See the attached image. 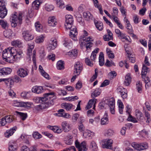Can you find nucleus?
Instances as JSON below:
<instances>
[{
    "label": "nucleus",
    "instance_id": "79ce46f5",
    "mask_svg": "<svg viewBox=\"0 0 151 151\" xmlns=\"http://www.w3.org/2000/svg\"><path fill=\"white\" fill-rule=\"evenodd\" d=\"M114 134V130L112 129H109L106 131L104 135L107 137H110L113 135Z\"/></svg>",
    "mask_w": 151,
    "mask_h": 151
},
{
    "label": "nucleus",
    "instance_id": "a878e982",
    "mask_svg": "<svg viewBox=\"0 0 151 151\" xmlns=\"http://www.w3.org/2000/svg\"><path fill=\"white\" fill-rule=\"evenodd\" d=\"M32 91L33 92L39 93L43 91V89L42 86H35L32 88Z\"/></svg>",
    "mask_w": 151,
    "mask_h": 151
},
{
    "label": "nucleus",
    "instance_id": "4d7b16f0",
    "mask_svg": "<svg viewBox=\"0 0 151 151\" xmlns=\"http://www.w3.org/2000/svg\"><path fill=\"white\" fill-rule=\"evenodd\" d=\"M7 123L5 117H4L0 120V126L5 125Z\"/></svg>",
    "mask_w": 151,
    "mask_h": 151
},
{
    "label": "nucleus",
    "instance_id": "4c0bfd02",
    "mask_svg": "<svg viewBox=\"0 0 151 151\" xmlns=\"http://www.w3.org/2000/svg\"><path fill=\"white\" fill-rule=\"evenodd\" d=\"M45 38L43 35H41L37 37L36 39L35 42L37 43H40L43 42Z\"/></svg>",
    "mask_w": 151,
    "mask_h": 151
},
{
    "label": "nucleus",
    "instance_id": "338daca9",
    "mask_svg": "<svg viewBox=\"0 0 151 151\" xmlns=\"http://www.w3.org/2000/svg\"><path fill=\"white\" fill-rule=\"evenodd\" d=\"M91 131L89 130H86L83 133V136L85 137H89L91 136Z\"/></svg>",
    "mask_w": 151,
    "mask_h": 151
},
{
    "label": "nucleus",
    "instance_id": "09e8293b",
    "mask_svg": "<svg viewBox=\"0 0 151 151\" xmlns=\"http://www.w3.org/2000/svg\"><path fill=\"white\" fill-rule=\"evenodd\" d=\"M137 88L138 92L141 93L142 92V83L139 81H138L136 83Z\"/></svg>",
    "mask_w": 151,
    "mask_h": 151
},
{
    "label": "nucleus",
    "instance_id": "7c9ffc66",
    "mask_svg": "<svg viewBox=\"0 0 151 151\" xmlns=\"http://www.w3.org/2000/svg\"><path fill=\"white\" fill-rule=\"evenodd\" d=\"M2 75H7L10 74L12 70L9 68H4L2 69Z\"/></svg>",
    "mask_w": 151,
    "mask_h": 151
},
{
    "label": "nucleus",
    "instance_id": "8fccbe9b",
    "mask_svg": "<svg viewBox=\"0 0 151 151\" xmlns=\"http://www.w3.org/2000/svg\"><path fill=\"white\" fill-rule=\"evenodd\" d=\"M28 47L27 51V54L29 55V57L31 55L32 50L34 48V46L33 45H29L28 44Z\"/></svg>",
    "mask_w": 151,
    "mask_h": 151
},
{
    "label": "nucleus",
    "instance_id": "1a4fd4ad",
    "mask_svg": "<svg viewBox=\"0 0 151 151\" xmlns=\"http://www.w3.org/2000/svg\"><path fill=\"white\" fill-rule=\"evenodd\" d=\"M102 147L104 148L109 149L112 146L113 140L111 139H106L102 141Z\"/></svg>",
    "mask_w": 151,
    "mask_h": 151
},
{
    "label": "nucleus",
    "instance_id": "49530a36",
    "mask_svg": "<svg viewBox=\"0 0 151 151\" xmlns=\"http://www.w3.org/2000/svg\"><path fill=\"white\" fill-rule=\"evenodd\" d=\"M100 90L99 88H96L91 94V97L92 98L96 97L100 95Z\"/></svg>",
    "mask_w": 151,
    "mask_h": 151
},
{
    "label": "nucleus",
    "instance_id": "423d86ee",
    "mask_svg": "<svg viewBox=\"0 0 151 151\" xmlns=\"http://www.w3.org/2000/svg\"><path fill=\"white\" fill-rule=\"evenodd\" d=\"M12 50H14V52H12L14 56V61L17 60L22 57L23 52L22 50L20 49H16L14 47H12Z\"/></svg>",
    "mask_w": 151,
    "mask_h": 151
},
{
    "label": "nucleus",
    "instance_id": "39448f33",
    "mask_svg": "<svg viewBox=\"0 0 151 151\" xmlns=\"http://www.w3.org/2000/svg\"><path fill=\"white\" fill-rule=\"evenodd\" d=\"M132 146L134 148L138 151L145 150L148 147L147 143L146 142L140 143L133 142L132 144Z\"/></svg>",
    "mask_w": 151,
    "mask_h": 151
},
{
    "label": "nucleus",
    "instance_id": "13d9d810",
    "mask_svg": "<svg viewBox=\"0 0 151 151\" xmlns=\"http://www.w3.org/2000/svg\"><path fill=\"white\" fill-rule=\"evenodd\" d=\"M96 99H91L88 102V104L90 105L91 106H92V105H93V109H94L95 107V104L96 103Z\"/></svg>",
    "mask_w": 151,
    "mask_h": 151
},
{
    "label": "nucleus",
    "instance_id": "412c9836",
    "mask_svg": "<svg viewBox=\"0 0 151 151\" xmlns=\"http://www.w3.org/2000/svg\"><path fill=\"white\" fill-rule=\"evenodd\" d=\"M4 36L7 38H12L14 36L12 31L10 29H9L4 32Z\"/></svg>",
    "mask_w": 151,
    "mask_h": 151
},
{
    "label": "nucleus",
    "instance_id": "0eeeda50",
    "mask_svg": "<svg viewBox=\"0 0 151 151\" xmlns=\"http://www.w3.org/2000/svg\"><path fill=\"white\" fill-rule=\"evenodd\" d=\"M106 103L109 106L110 111L112 114H115V100L113 98L108 99L106 101Z\"/></svg>",
    "mask_w": 151,
    "mask_h": 151
},
{
    "label": "nucleus",
    "instance_id": "774afa93",
    "mask_svg": "<svg viewBox=\"0 0 151 151\" xmlns=\"http://www.w3.org/2000/svg\"><path fill=\"white\" fill-rule=\"evenodd\" d=\"M109 81L107 80H105L104 81L103 83L101 84L100 87H103L107 86L109 84Z\"/></svg>",
    "mask_w": 151,
    "mask_h": 151
},
{
    "label": "nucleus",
    "instance_id": "0e129e2a",
    "mask_svg": "<svg viewBox=\"0 0 151 151\" xmlns=\"http://www.w3.org/2000/svg\"><path fill=\"white\" fill-rule=\"evenodd\" d=\"M85 63L88 65L90 66H92L93 65V63L92 61L90 60V59L87 58H86Z\"/></svg>",
    "mask_w": 151,
    "mask_h": 151
},
{
    "label": "nucleus",
    "instance_id": "e433bc0d",
    "mask_svg": "<svg viewBox=\"0 0 151 151\" xmlns=\"http://www.w3.org/2000/svg\"><path fill=\"white\" fill-rule=\"evenodd\" d=\"M149 71V68L145 65H143L141 73L142 76H146L147 73Z\"/></svg>",
    "mask_w": 151,
    "mask_h": 151
},
{
    "label": "nucleus",
    "instance_id": "6e6552de",
    "mask_svg": "<svg viewBox=\"0 0 151 151\" xmlns=\"http://www.w3.org/2000/svg\"><path fill=\"white\" fill-rule=\"evenodd\" d=\"M76 146L77 148L78 149V151H86L88 149L86 146V142L84 141L82 142L81 144L77 140L75 142Z\"/></svg>",
    "mask_w": 151,
    "mask_h": 151
},
{
    "label": "nucleus",
    "instance_id": "603ef678",
    "mask_svg": "<svg viewBox=\"0 0 151 151\" xmlns=\"http://www.w3.org/2000/svg\"><path fill=\"white\" fill-rule=\"evenodd\" d=\"M106 51L109 58H114V55L112 52L109 48L106 49Z\"/></svg>",
    "mask_w": 151,
    "mask_h": 151
},
{
    "label": "nucleus",
    "instance_id": "2eb2a0df",
    "mask_svg": "<svg viewBox=\"0 0 151 151\" xmlns=\"http://www.w3.org/2000/svg\"><path fill=\"white\" fill-rule=\"evenodd\" d=\"M16 104V105H15V106L18 107H22L28 108L31 107L32 103L28 102H19L17 103Z\"/></svg>",
    "mask_w": 151,
    "mask_h": 151
},
{
    "label": "nucleus",
    "instance_id": "7ed1b4c3",
    "mask_svg": "<svg viewBox=\"0 0 151 151\" xmlns=\"http://www.w3.org/2000/svg\"><path fill=\"white\" fill-rule=\"evenodd\" d=\"M17 13L15 12L12 14L10 18V21L11 22V25L13 27H16L18 24V25H20L22 23V14L19 13L18 16L16 14Z\"/></svg>",
    "mask_w": 151,
    "mask_h": 151
},
{
    "label": "nucleus",
    "instance_id": "f03ea898",
    "mask_svg": "<svg viewBox=\"0 0 151 151\" xmlns=\"http://www.w3.org/2000/svg\"><path fill=\"white\" fill-rule=\"evenodd\" d=\"M14 50H12V47L5 49L3 52V60L7 62L13 63L14 61V56L12 52H14Z\"/></svg>",
    "mask_w": 151,
    "mask_h": 151
},
{
    "label": "nucleus",
    "instance_id": "6ab92c4d",
    "mask_svg": "<svg viewBox=\"0 0 151 151\" xmlns=\"http://www.w3.org/2000/svg\"><path fill=\"white\" fill-rule=\"evenodd\" d=\"M56 42V40H51L47 47L48 50H50L54 49L57 46Z\"/></svg>",
    "mask_w": 151,
    "mask_h": 151
},
{
    "label": "nucleus",
    "instance_id": "c9c22d12",
    "mask_svg": "<svg viewBox=\"0 0 151 151\" xmlns=\"http://www.w3.org/2000/svg\"><path fill=\"white\" fill-rule=\"evenodd\" d=\"M64 110L63 109H62L59 110L58 111V114H59L58 116L67 118V115H68V116L69 115L66 113L64 112Z\"/></svg>",
    "mask_w": 151,
    "mask_h": 151
},
{
    "label": "nucleus",
    "instance_id": "473e14b6",
    "mask_svg": "<svg viewBox=\"0 0 151 151\" xmlns=\"http://www.w3.org/2000/svg\"><path fill=\"white\" fill-rule=\"evenodd\" d=\"M99 64L100 66H102L104 63V55L102 52L100 53L99 57Z\"/></svg>",
    "mask_w": 151,
    "mask_h": 151
},
{
    "label": "nucleus",
    "instance_id": "a211bd4d",
    "mask_svg": "<svg viewBox=\"0 0 151 151\" xmlns=\"http://www.w3.org/2000/svg\"><path fill=\"white\" fill-rule=\"evenodd\" d=\"M48 23L50 26L54 27L57 24L56 19L54 16L50 17L48 18Z\"/></svg>",
    "mask_w": 151,
    "mask_h": 151
},
{
    "label": "nucleus",
    "instance_id": "72a5a7b5",
    "mask_svg": "<svg viewBox=\"0 0 151 151\" xmlns=\"http://www.w3.org/2000/svg\"><path fill=\"white\" fill-rule=\"evenodd\" d=\"M12 45L15 47H20L22 46V43L21 41L17 40L12 42Z\"/></svg>",
    "mask_w": 151,
    "mask_h": 151
},
{
    "label": "nucleus",
    "instance_id": "393cba45",
    "mask_svg": "<svg viewBox=\"0 0 151 151\" xmlns=\"http://www.w3.org/2000/svg\"><path fill=\"white\" fill-rule=\"evenodd\" d=\"M131 82V74L128 73L126 75L124 81V84L126 86H129Z\"/></svg>",
    "mask_w": 151,
    "mask_h": 151
},
{
    "label": "nucleus",
    "instance_id": "864d4df0",
    "mask_svg": "<svg viewBox=\"0 0 151 151\" xmlns=\"http://www.w3.org/2000/svg\"><path fill=\"white\" fill-rule=\"evenodd\" d=\"M4 117L6 120L7 123H9L11 122L14 119L12 116L10 115L5 116Z\"/></svg>",
    "mask_w": 151,
    "mask_h": 151
},
{
    "label": "nucleus",
    "instance_id": "20e7f679",
    "mask_svg": "<svg viewBox=\"0 0 151 151\" xmlns=\"http://www.w3.org/2000/svg\"><path fill=\"white\" fill-rule=\"evenodd\" d=\"M6 0H0V17L4 18L7 14V10L6 7Z\"/></svg>",
    "mask_w": 151,
    "mask_h": 151
},
{
    "label": "nucleus",
    "instance_id": "e2e57ef3",
    "mask_svg": "<svg viewBox=\"0 0 151 151\" xmlns=\"http://www.w3.org/2000/svg\"><path fill=\"white\" fill-rule=\"evenodd\" d=\"M111 19H113L114 21L117 24H118V23H119V20L118 18L116 16L113 15L112 14V17L111 18Z\"/></svg>",
    "mask_w": 151,
    "mask_h": 151
},
{
    "label": "nucleus",
    "instance_id": "a19ab883",
    "mask_svg": "<svg viewBox=\"0 0 151 151\" xmlns=\"http://www.w3.org/2000/svg\"><path fill=\"white\" fill-rule=\"evenodd\" d=\"M57 67L58 69L62 70L64 68V63L63 61L62 60H60L58 62Z\"/></svg>",
    "mask_w": 151,
    "mask_h": 151
},
{
    "label": "nucleus",
    "instance_id": "4be33fe9",
    "mask_svg": "<svg viewBox=\"0 0 151 151\" xmlns=\"http://www.w3.org/2000/svg\"><path fill=\"white\" fill-rule=\"evenodd\" d=\"M107 116V114L106 113H105L103 117L101 119V124L102 125H105L108 123L109 119Z\"/></svg>",
    "mask_w": 151,
    "mask_h": 151
},
{
    "label": "nucleus",
    "instance_id": "69168bd1",
    "mask_svg": "<svg viewBox=\"0 0 151 151\" xmlns=\"http://www.w3.org/2000/svg\"><path fill=\"white\" fill-rule=\"evenodd\" d=\"M142 77L143 79V81L146 84H148V83L150 82L149 78L148 77H146V76H142Z\"/></svg>",
    "mask_w": 151,
    "mask_h": 151
},
{
    "label": "nucleus",
    "instance_id": "680f3d73",
    "mask_svg": "<svg viewBox=\"0 0 151 151\" xmlns=\"http://www.w3.org/2000/svg\"><path fill=\"white\" fill-rule=\"evenodd\" d=\"M27 136L22 134L20 136V138L23 141H25L27 144H29V142L27 139Z\"/></svg>",
    "mask_w": 151,
    "mask_h": 151
},
{
    "label": "nucleus",
    "instance_id": "a18cd8bd",
    "mask_svg": "<svg viewBox=\"0 0 151 151\" xmlns=\"http://www.w3.org/2000/svg\"><path fill=\"white\" fill-rule=\"evenodd\" d=\"M0 25L3 28L5 29L7 28L9 25V24L6 21L2 19L0 20Z\"/></svg>",
    "mask_w": 151,
    "mask_h": 151
},
{
    "label": "nucleus",
    "instance_id": "c03bdc74",
    "mask_svg": "<svg viewBox=\"0 0 151 151\" xmlns=\"http://www.w3.org/2000/svg\"><path fill=\"white\" fill-rule=\"evenodd\" d=\"M16 112L17 115L20 117V118L23 120H24L27 117V114L26 113H24L17 111H16Z\"/></svg>",
    "mask_w": 151,
    "mask_h": 151
},
{
    "label": "nucleus",
    "instance_id": "c85d7f7f",
    "mask_svg": "<svg viewBox=\"0 0 151 151\" xmlns=\"http://www.w3.org/2000/svg\"><path fill=\"white\" fill-rule=\"evenodd\" d=\"M2 80H3V81H4L5 83L7 86H8L9 85L10 87H11V86L14 84L12 78L2 79Z\"/></svg>",
    "mask_w": 151,
    "mask_h": 151
},
{
    "label": "nucleus",
    "instance_id": "9b49d317",
    "mask_svg": "<svg viewBox=\"0 0 151 151\" xmlns=\"http://www.w3.org/2000/svg\"><path fill=\"white\" fill-rule=\"evenodd\" d=\"M22 34L23 38L26 41L32 40L34 38V36L28 31H24Z\"/></svg>",
    "mask_w": 151,
    "mask_h": 151
},
{
    "label": "nucleus",
    "instance_id": "ea45409f",
    "mask_svg": "<svg viewBox=\"0 0 151 151\" xmlns=\"http://www.w3.org/2000/svg\"><path fill=\"white\" fill-rule=\"evenodd\" d=\"M96 27L99 31L102 30L103 28V23L99 21H97L96 22H95Z\"/></svg>",
    "mask_w": 151,
    "mask_h": 151
},
{
    "label": "nucleus",
    "instance_id": "aec40b11",
    "mask_svg": "<svg viewBox=\"0 0 151 151\" xmlns=\"http://www.w3.org/2000/svg\"><path fill=\"white\" fill-rule=\"evenodd\" d=\"M93 41V40L90 37L85 38V39H83V40H80V45L81 47H83V46L86 45V43L87 42L92 41Z\"/></svg>",
    "mask_w": 151,
    "mask_h": 151
},
{
    "label": "nucleus",
    "instance_id": "37998d69",
    "mask_svg": "<svg viewBox=\"0 0 151 151\" xmlns=\"http://www.w3.org/2000/svg\"><path fill=\"white\" fill-rule=\"evenodd\" d=\"M40 4L39 0H36L32 4V7L36 10L38 9Z\"/></svg>",
    "mask_w": 151,
    "mask_h": 151
},
{
    "label": "nucleus",
    "instance_id": "6e6d98bb",
    "mask_svg": "<svg viewBox=\"0 0 151 151\" xmlns=\"http://www.w3.org/2000/svg\"><path fill=\"white\" fill-rule=\"evenodd\" d=\"M12 80L13 81V83L14 82L16 83L20 82L21 81L20 78L17 76H14L13 77H12Z\"/></svg>",
    "mask_w": 151,
    "mask_h": 151
},
{
    "label": "nucleus",
    "instance_id": "3c124183",
    "mask_svg": "<svg viewBox=\"0 0 151 151\" xmlns=\"http://www.w3.org/2000/svg\"><path fill=\"white\" fill-rule=\"evenodd\" d=\"M54 6L51 4H46L45 5V10L48 12L54 9Z\"/></svg>",
    "mask_w": 151,
    "mask_h": 151
},
{
    "label": "nucleus",
    "instance_id": "052dcab7",
    "mask_svg": "<svg viewBox=\"0 0 151 151\" xmlns=\"http://www.w3.org/2000/svg\"><path fill=\"white\" fill-rule=\"evenodd\" d=\"M35 25L37 31L40 32L42 30V27L40 24L35 23Z\"/></svg>",
    "mask_w": 151,
    "mask_h": 151
},
{
    "label": "nucleus",
    "instance_id": "2f4dec72",
    "mask_svg": "<svg viewBox=\"0 0 151 151\" xmlns=\"http://www.w3.org/2000/svg\"><path fill=\"white\" fill-rule=\"evenodd\" d=\"M39 69L43 76L47 79H50L49 75L44 71L41 65H40L39 66Z\"/></svg>",
    "mask_w": 151,
    "mask_h": 151
},
{
    "label": "nucleus",
    "instance_id": "dca6fc26",
    "mask_svg": "<svg viewBox=\"0 0 151 151\" xmlns=\"http://www.w3.org/2000/svg\"><path fill=\"white\" fill-rule=\"evenodd\" d=\"M77 35V32L75 28H73L70 29L69 36L74 41H76L77 39L76 35Z\"/></svg>",
    "mask_w": 151,
    "mask_h": 151
},
{
    "label": "nucleus",
    "instance_id": "b1692460",
    "mask_svg": "<svg viewBox=\"0 0 151 151\" xmlns=\"http://www.w3.org/2000/svg\"><path fill=\"white\" fill-rule=\"evenodd\" d=\"M72 138L73 137L71 134H69L67 135L65 139V144L68 145H71L72 143Z\"/></svg>",
    "mask_w": 151,
    "mask_h": 151
},
{
    "label": "nucleus",
    "instance_id": "4468645a",
    "mask_svg": "<svg viewBox=\"0 0 151 151\" xmlns=\"http://www.w3.org/2000/svg\"><path fill=\"white\" fill-rule=\"evenodd\" d=\"M61 125L63 131L65 132H68L71 129L70 125L67 122H63L62 123Z\"/></svg>",
    "mask_w": 151,
    "mask_h": 151
},
{
    "label": "nucleus",
    "instance_id": "f257e3e1",
    "mask_svg": "<svg viewBox=\"0 0 151 151\" xmlns=\"http://www.w3.org/2000/svg\"><path fill=\"white\" fill-rule=\"evenodd\" d=\"M54 92H50L44 94L42 97H37L36 102L41 104L35 107L36 109L37 110L44 109L53 105V100L56 98L54 96Z\"/></svg>",
    "mask_w": 151,
    "mask_h": 151
},
{
    "label": "nucleus",
    "instance_id": "5fc2aeb1",
    "mask_svg": "<svg viewBox=\"0 0 151 151\" xmlns=\"http://www.w3.org/2000/svg\"><path fill=\"white\" fill-rule=\"evenodd\" d=\"M32 136L35 139H40L42 137L41 135L37 132H34L32 134Z\"/></svg>",
    "mask_w": 151,
    "mask_h": 151
},
{
    "label": "nucleus",
    "instance_id": "cd10ccee",
    "mask_svg": "<svg viewBox=\"0 0 151 151\" xmlns=\"http://www.w3.org/2000/svg\"><path fill=\"white\" fill-rule=\"evenodd\" d=\"M77 50H74L68 52L67 55L69 56L71 58L75 59L77 55Z\"/></svg>",
    "mask_w": 151,
    "mask_h": 151
},
{
    "label": "nucleus",
    "instance_id": "f704fd0d",
    "mask_svg": "<svg viewBox=\"0 0 151 151\" xmlns=\"http://www.w3.org/2000/svg\"><path fill=\"white\" fill-rule=\"evenodd\" d=\"M65 23H73V19L72 16L70 15L65 16Z\"/></svg>",
    "mask_w": 151,
    "mask_h": 151
},
{
    "label": "nucleus",
    "instance_id": "f8f14e48",
    "mask_svg": "<svg viewBox=\"0 0 151 151\" xmlns=\"http://www.w3.org/2000/svg\"><path fill=\"white\" fill-rule=\"evenodd\" d=\"M28 71L26 69L20 68L17 71V74L21 78H24L28 74Z\"/></svg>",
    "mask_w": 151,
    "mask_h": 151
},
{
    "label": "nucleus",
    "instance_id": "58836bf2",
    "mask_svg": "<svg viewBox=\"0 0 151 151\" xmlns=\"http://www.w3.org/2000/svg\"><path fill=\"white\" fill-rule=\"evenodd\" d=\"M83 16L87 20H88L92 18L91 13L88 12H84L83 13Z\"/></svg>",
    "mask_w": 151,
    "mask_h": 151
},
{
    "label": "nucleus",
    "instance_id": "de8ad7c7",
    "mask_svg": "<svg viewBox=\"0 0 151 151\" xmlns=\"http://www.w3.org/2000/svg\"><path fill=\"white\" fill-rule=\"evenodd\" d=\"M90 147L92 150L94 151H96L98 148L96 143L94 141H92L91 142Z\"/></svg>",
    "mask_w": 151,
    "mask_h": 151
},
{
    "label": "nucleus",
    "instance_id": "9d476101",
    "mask_svg": "<svg viewBox=\"0 0 151 151\" xmlns=\"http://www.w3.org/2000/svg\"><path fill=\"white\" fill-rule=\"evenodd\" d=\"M74 74H77L78 75L83 69L82 65L79 62H76L74 65Z\"/></svg>",
    "mask_w": 151,
    "mask_h": 151
},
{
    "label": "nucleus",
    "instance_id": "5701e85b",
    "mask_svg": "<svg viewBox=\"0 0 151 151\" xmlns=\"http://www.w3.org/2000/svg\"><path fill=\"white\" fill-rule=\"evenodd\" d=\"M72 138L73 137L71 134H69L67 135L65 139V144L68 145H71L72 143Z\"/></svg>",
    "mask_w": 151,
    "mask_h": 151
},
{
    "label": "nucleus",
    "instance_id": "bf43d9fd",
    "mask_svg": "<svg viewBox=\"0 0 151 151\" xmlns=\"http://www.w3.org/2000/svg\"><path fill=\"white\" fill-rule=\"evenodd\" d=\"M17 147L13 145H9V151H16Z\"/></svg>",
    "mask_w": 151,
    "mask_h": 151
},
{
    "label": "nucleus",
    "instance_id": "f3484780",
    "mask_svg": "<svg viewBox=\"0 0 151 151\" xmlns=\"http://www.w3.org/2000/svg\"><path fill=\"white\" fill-rule=\"evenodd\" d=\"M135 115L137 119L140 122H142L144 118L143 114L141 112L138 110L135 111Z\"/></svg>",
    "mask_w": 151,
    "mask_h": 151
},
{
    "label": "nucleus",
    "instance_id": "ddd939ff",
    "mask_svg": "<svg viewBox=\"0 0 151 151\" xmlns=\"http://www.w3.org/2000/svg\"><path fill=\"white\" fill-rule=\"evenodd\" d=\"M125 89L122 87H119L117 89L118 93H119L123 99L126 98L127 96V93L125 92Z\"/></svg>",
    "mask_w": 151,
    "mask_h": 151
},
{
    "label": "nucleus",
    "instance_id": "c756f323",
    "mask_svg": "<svg viewBox=\"0 0 151 151\" xmlns=\"http://www.w3.org/2000/svg\"><path fill=\"white\" fill-rule=\"evenodd\" d=\"M63 108L67 110H70L73 106V105L69 103H63L61 104Z\"/></svg>",
    "mask_w": 151,
    "mask_h": 151
},
{
    "label": "nucleus",
    "instance_id": "bb28decb",
    "mask_svg": "<svg viewBox=\"0 0 151 151\" xmlns=\"http://www.w3.org/2000/svg\"><path fill=\"white\" fill-rule=\"evenodd\" d=\"M15 127H13L12 129L9 130H7L4 133V135L6 137L8 138L12 136L16 131Z\"/></svg>",
    "mask_w": 151,
    "mask_h": 151
}]
</instances>
